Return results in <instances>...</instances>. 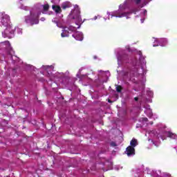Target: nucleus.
Returning a JSON list of instances; mask_svg holds the SVG:
<instances>
[{
  "label": "nucleus",
  "instance_id": "nucleus-1",
  "mask_svg": "<svg viewBox=\"0 0 177 177\" xmlns=\"http://www.w3.org/2000/svg\"><path fill=\"white\" fill-rule=\"evenodd\" d=\"M6 27L4 31L2 32V35L4 38H12L15 34V27L12 25H8Z\"/></svg>",
  "mask_w": 177,
  "mask_h": 177
},
{
  "label": "nucleus",
  "instance_id": "nucleus-2",
  "mask_svg": "<svg viewBox=\"0 0 177 177\" xmlns=\"http://www.w3.org/2000/svg\"><path fill=\"white\" fill-rule=\"evenodd\" d=\"M118 62L120 63H129V55L123 53L118 56Z\"/></svg>",
  "mask_w": 177,
  "mask_h": 177
},
{
  "label": "nucleus",
  "instance_id": "nucleus-3",
  "mask_svg": "<svg viewBox=\"0 0 177 177\" xmlns=\"http://www.w3.org/2000/svg\"><path fill=\"white\" fill-rule=\"evenodd\" d=\"M10 22V17L8 15H4L2 17L1 23L3 27H6L7 26H9V23Z\"/></svg>",
  "mask_w": 177,
  "mask_h": 177
},
{
  "label": "nucleus",
  "instance_id": "nucleus-4",
  "mask_svg": "<svg viewBox=\"0 0 177 177\" xmlns=\"http://www.w3.org/2000/svg\"><path fill=\"white\" fill-rule=\"evenodd\" d=\"M126 153L128 157H131V156H135V148L133 147L129 146L126 149Z\"/></svg>",
  "mask_w": 177,
  "mask_h": 177
},
{
  "label": "nucleus",
  "instance_id": "nucleus-5",
  "mask_svg": "<svg viewBox=\"0 0 177 177\" xmlns=\"http://www.w3.org/2000/svg\"><path fill=\"white\" fill-rule=\"evenodd\" d=\"M72 37H73L76 41H82V39H84V35L80 32H76Z\"/></svg>",
  "mask_w": 177,
  "mask_h": 177
},
{
  "label": "nucleus",
  "instance_id": "nucleus-6",
  "mask_svg": "<svg viewBox=\"0 0 177 177\" xmlns=\"http://www.w3.org/2000/svg\"><path fill=\"white\" fill-rule=\"evenodd\" d=\"M134 12H123V13H120V12H115V17H127L128 15L131 13H133Z\"/></svg>",
  "mask_w": 177,
  "mask_h": 177
},
{
  "label": "nucleus",
  "instance_id": "nucleus-7",
  "mask_svg": "<svg viewBox=\"0 0 177 177\" xmlns=\"http://www.w3.org/2000/svg\"><path fill=\"white\" fill-rule=\"evenodd\" d=\"M167 138H170L171 139H176V134L175 133H172L171 131L165 132Z\"/></svg>",
  "mask_w": 177,
  "mask_h": 177
},
{
  "label": "nucleus",
  "instance_id": "nucleus-8",
  "mask_svg": "<svg viewBox=\"0 0 177 177\" xmlns=\"http://www.w3.org/2000/svg\"><path fill=\"white\" fill-rule=\"evenodd\" d=\"M69 34H70V32H69L68 29L64 28L62 30V32L61 34V37H62V38H64L66 37H69Z\"/></svg>",
  "mask_w": 177,
  "mask_h": 177
},
{
  "label": "nucleus",
  "instance_id": "nucleus-9",
  "mask_svg": "<svg viewBox=\"0 0 177 177\" xmlns=\"http://www.w3.org/2000/svg\"><path fill=\"white\" fill-rule=\"evenodd\" d=\"M61 8L64 10H66L68 8H71V3H70L69 2H64L61 5Z\"/></svg>",
  "mask_w": 177,
  "mask_h": 177
},
{
  "label": "nucleus",
  "instance_id": "nucleus-10",
  "mask_svg": "<svg viewBox=\"0 0 177 177\" xmlns=\"http://www.w3.org/2000/svg\"><path fill=\"white\" fill-rule=\"evenodd\" d=\"M52 8L53 10H55V13H61L62 8H60V6L53 5Z\"/></svg>",
  "mask_w": 177,
  "mask_h": 177
},
{
  "label": "nucleus",
  "instance_id": "nucleus-11",
  "mask_svg": "<svg viewBox=\"0 0 177 177\" xmlns=\"http://www.w3.org/2000/svg\"><path fill=\"white\" fill-rule=\"evenodd\" d=\"M38 23H39L38 19L34 18V17H32V15L30 19V26H34V24H38Z\"/></svg>",
  "mask_w": 177,
  "mask_h": 177
},
{
  "label": "nucleus",
  "instance_id": "nucleus-12",
  "mask_svg": "<svg viewBox=\"0 0 177 177\" xmlns=\"http://www.w3.org/2000/svg\"><path fill=\"white\" fill-rule=\"evenodd\" d=\"M130 145L131 147H133V148L136 147V146H138V140L132 139L130 142Z\"/></svg>",
  "mask_w": 177,
  "mask_h": 177
},
{
  "label": "nucleus",
  "instance_id": "nucleus-13",
  "mask_svg": "<svg viewBox=\"0 0 177 177\" xmlns=\"http://www.w3.org/2000/svg\"><path fill=\"white\" fill-rule=\"evenodd\" d=\"M31 17L32 15L25 17V23H26V24H31Z\"/></svg>",
  "mask_w": 177,
  "mask_h": 177
},
{
  "label": "nucleus",
  "instance_id": "nucleus-14",
  "mask_svg": "<svg viewBox=\"0 0 177 177\" xmlns=\"http://www.w3.org/2000/svg\"><path fill=\"white\" fill-rule=\"evenodd\" d=\"M67 29L68 31H71L72 32H75V31H77V28L73 26H69Z\"/></svg>",
  "mask_w": 177,
  "mask_h": 177
},
{
  "label": "nucleus",
  "instance_id": "nucleus-15",
  "mask_svg": "<svg viewBox=\"0 0 177 177\" xmlns=\"http://www.w3.org/2000/svg\"><path fill=\"white\" fill-rule=\"evenodd\" d=\"M43 10L44 12H48L49 10V4L43 5Z\"/></svg>",
  "mask_w": 177,
  "mask_h": 177
},
{
  "label": "nucleus",
  "instance_id": "nucleus-16",
  "mask_svg": "<svg viewBox=\"0 0 177 177\" xmlns=\"http://www.w3.org/2000/svg\"><path fill=\"white\" fill-rule=\"evenodd\" d=\"M116 91L117 92H118V93H121V91H122V86H117Z\"/></svg>",
  "mask_w": 177,
  "mask_h": 177
},
{
  "label": "nucleus",
  "instance_id": "nucleus-17",
  "mask_svg": "<svg viewBox=\"0 0 177 177\" xmlns=\"http://www.w3.org/2000/svg\"><path fill=\"white\" fill-rule=\"evenodd\" d=\"M111 146L112 147H117V143H115V142H111Z\"/></svg>",
  "mask_w": 177,
  "mask_h": 177
},
{
  "label": "nucleus",
  "instance_id": "nucleus-18",
  "mask_svg": "<svg viewBox=\"0 0 177 177\" xmlns=\"http://www.w3.org/2000/svg\"><path fill=\"white\" fill-rule=\"evenodd\" d=\"M120 9H121L122 10H125L124 6V5H120Z\"/></svg>",
  "mask_w": 177,
  "mask_h": 177
},
{
  "label": "nucleus",
  "instance_id": "nucleus-19",
  "mask_svg": "<svg viewBox=\"0 0 177 177\" xmlns=\"http://www.w3.org/2000/svg\"><path fill=\"white\" fill-rule=\"evenodd\" d=\"M140 2H141L140 0H136V5H139V3H140Z\"/></svg>",
  "mask_w": 177,
  "mask_h": 177
},
{
  "label": "nucleus",
  "instance_id": "nucleus-20",
  "mask_svg": "<svg viewBox=\"0 0 177 177\" xmlns=\"http://www.w3.org/2000/svg\"><path fill=\"white\" fill-rule=\"evenodd\" d=\"M134 100L136 102H138V100H139V97H134Z\"/></svg>",
  "mask_w": 177,
  "mask_h": 177
},
{
  "label": "nucleus",
  "instance_id": "nucleus-21",
  "mask_svg": "<svg viewBox=\"0 0 177 177\" xmlns=\"http://www.w3.org/2000/svg\"><path fill=\"white\" fill-rule=\"evenodd\" d=\"M41 21H45V18L44 17H41Z\"/></svg>",
  "mask_w": 177,
  "mask_h": 177
},
{
  "label": "nucleus",
  "instance_id": "nucleus-22",
  "mask_svg": "<svg viewBox=\"0 0 177 177\" xmlns=\"http://www.w3.org/2000/svg\"><path fill=\"white\" fill-rule=\"evenodd\" d=\"M143 120H144V121H148V119H147V118H145L143 119Z\"/></svg>",
  "mask_w": 177,
  "mask_h": 177
},
{
  "label": "nucleus",
  "instance_id": "nucleus-23",
  "mask_svg": "<svg viewBox=\"0 0 177 177\" xmlns=\"http://www.w3.org/2000/svg\"><path fill=\"white\" fill-rule=\"evenodd\" d=\"M109 103H111V100H108Z\"/></svg>",
  "mask_w": 177,
  "mask_h": 177
},
{
  "label": "nucleus",
  "instance_id": "nucleus-24",
  "mask_svg": "<svg viewBox=\"0 0 177 177\" xmlns=\"http://www.w3.org/2000/svg\"><path fill=\"white\" fill-rule=\"evenodd\" d=\"M145 13H147V10H145Z\"/></svg>",
  "mask_w": 177,
  "mask_h": 177
},
{
  "label": "nucleus",
  "instance_id": "nucleus-25",
  "mask_svg": "<svg viewBox=\"0 0 177 177\" xmlns=\"http://www.w3.org/2000/svg\"><path fill=\"white\" fill-rule=\"evenodd\" d=\"M161 139H162V140H164V138L162 137Z\"/></svg>",
  "mask_w": 177,
  "mask_h": 177
}]
</instances>
